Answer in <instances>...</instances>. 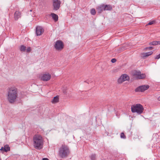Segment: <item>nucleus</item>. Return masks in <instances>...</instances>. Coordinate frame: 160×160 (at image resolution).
Here are the masks:
<instances>
[{
    "instance_id": "nucleus-21",
    "label": "nucleus",
    "mask_w": 160,
    "mask_h": 160,
    "mask_svg": "<svg viewBox=\"0 0 160 160\" xmlns=\"http://www.w3.org/2000/svg\"><path fill=\"white\" fill-rule=\"evenodd\" d=\"M26 50V47L24 45H22L20 47V50L22 52H24Z\"/></svg>"
},
{
    "instance_id": "nucleus-12",
    "label": "nucleus",
    "mask_w": 160,
    "mask_h": 160,
    "mask_svg": "<svg viewBox=\"0 0 160 160\" xmlns=\"http://www.w3.org/2000/svg\"><path fill=\"white\" fill-rule=\"evenodd\" d=\"M96 9L98 13L99 14L101 13L103 11H104V4L98 6Z\"/></svg>"
},
{
    "instance_id": "nucleus-1",
    "label": "nucleus",
    "mask_w": 160,
    "mask_h": 160,
    "mask_svg": "<svg viewBox=\"0 0 160 160\" xmlns=\"http://www.w3.org/2000/svg\"><path fill=\"white\" fill-rule=\"evenodd\" d=\"M18 90L17 88L12 87L8 88L7 99L9 102L12 103L15 102L18 98Z\"/></svg>"
},
{
    "instance_id": "nucleus-18",
    "label": "nucleus",
    "mask_w": 160,
    "mask_h": 160,
    "mask_svg": "<svg viewBox=\"0 0 160 160\" xmlns=\"http://www.w3.org/2000/svg\"><path fill=\"white\" fill-rule=\"evenodd\" d=\"M59 101L58 97L56 96L54 97L52 101V102L53 103H55Z\"/></svg>"
},
{
    "instance_id": "nucleus-25",
    "label": "nucleus",
    "mask_w": 160,
    "mask_h": 160,
    "mask_svg": "<svg viewBox=\"0 0 160 160\" xmlns=\"http://www.w3.org/2000/svg\"><path fill=\"white\" fill-rule=\"evenodd\" d=\"M31 48L30 47H28L26 50L27 52H29L31 51Z\"/></svg>"
},
{
    "instance_id": "nucleus-19",
    "label": "nucleus",
    "mask_w": 160,
    "mask_h": 160,
    "mask_svg": "<svg viewBox=\"0 0 160 160\" xmlns=\"http://www.w3.org/2000/svg\"><path fill=\"white\" fill-rule=\"evenodd\" d=\"M150 45H160V41H154L151 42L149 43Z\"/></svg>"
},
{
    "instance_id": "nucleus-30",
    "label": "nucleus",
    "mask_w": 160,
    "mask_h": 160,
    "mask_svg": "<svg viewBox=\"0 0 160 160\" xmlns=\"http://www.w3.org/2000/svg\"><path fill=\"white\" fill-rule=\"evenodd\" d=\"M42 160H49L47 158H43Z\"/></svg>"
},
{
    "instance_id": "nucleus-2",
    "label": "nucleus",
    "mask_w": 160,
    "mask_h": 160,
    "mask_svg": "<svg viewBox=\"0 0 160 160\" xmlns=\"http://www.w3.org/2000/svg\"><path fill=\"white\" fill-rule=\"evenodd\" d=\"M34 147L36 149H41L43 147L44 140L42 137L39 134L35 135L33 138Z\"/></svg>"
},
{
    "instance_id": "nucleus-17",
    "label": "nucleus",
    "mask_w": 160,
    "mask_h": 160,
    "mask_svg": "<svg viewBox=\"0 0 160 160\" xmlns=\"http://www.w3.org/2000/svg\"><path fill=\"white\" fill-rule=\"evenodd\" d=\"M51 16H52L53 19L55 22H56L58 20V16L56 14H55L54 13H51Z\"/></svg>"
},
{
    "instance_id": "nucleus-20",
    "label": "nucleus",
    "mask_w": 160,
    "mask_h": 160,
    "mask_svg": "<svg viewBox=\"0 0 160 160\" xmlns=\"http://www.w3.org/2000/svg\"><path fill=\"white\" fill-rule=\"evenodd\" d=\"M90 158L92 160H95L96 158V155L95 154H92L90 156Z\"/></svg>"
},
{
    "instance_id": "nucleus-6",
    "label": "nucleus",
    "mask_w": 160,
    "mask_h": 160,
    "mask_svg": "<svg viewBox=\"0 0 160 160\" xmlns=\"http://www.w3.org/2000/svg\"><path fill=\"white\" fill-rule=\"evenodd\" d=\"M54 46L56 50L61 51L63 48L64 44L61 41L58 40L56 42Z\"/></svg>"
},
{
    "instance_id": "nucleus-28",
    "label": "nucleus",
    "mask_w": 160,
    "mask_h": 160,
    "mask_svg": "<svg viewBox=\"0 0 160 160\" xmlns=\"http://www.w3.org/2000/svg\"><path fill=\"white\" fill-rule=\"evenodd\" d=\"M153 48L152 47H147L146 48V49H149V50H151Z\"/></svg>"
},
{
    "instance_id": "nucleus-5",
    "label": "nucleus",
    "mask_w": 160,
    "mask_h": 160,
    "mask_svg": "<svg viewBox=\"0 0 160 160\" xmlns=\"http://www.w3.org/2000/svg\"><path fill=\"white\" fill-rule=\"evenodd\" d=\"M39 78L41 80L43 81H47L49 80L51 78V75L48 73H45L41 74Z\"/></svg>"
},
{
    "instance_id": "nucleus-10",
    "label": "nucleus",
    "mask_w": 160,
    "mask_h": 160,
    "mask_svg": "<svg viewBox=\"0 0 160 160\" xmlns=\"http://www.w3.org/2000/svg\"><path fill=\"white\" fill-rule=\"evenodd\" d=\"M135 77L138 79H142L144 78L146 75L144 74H141L140 72H136L134 74Z\"/></svg>"
},
{
    "instance_id": "nucleus-13",
    "label": "nucleus",
    "mask_w": 160,
    "mask_h": 160,
    "mask_svg": "<svg viewBox=\"0 0 160 160\" xmlns=\"http://www.w3.org/2000/svg\"><path fill=\"white\" fill-rule=\"evenodd\" d=\"M10 148L9 146V145L7 144H6L4 146V147H2L0 150L3 152H7L10 151Z\"/></svg>"
},
{
    "instance_id": "nucleus-26",
    "label": "nucleus",
    "mask_w": 160,
    "mask_h": 160,
    "mask_svg": "<svg viewBox=\"0 0 160 160\" xmlns=\"http://www.w3.org/2000/svg\"><path fill=\"white\" fill-rule=\"evenodd\" d=\"M111 61L112 63H114L116 61V60L115 58H113L111 60Z\"/></svg>"
},
{
    "instance_id": "nucleus-32",
    "label": "nucleus",
    "mask_w": 160,
    "mask_h": 160,
    "mask_svg": "<svg viewBox=\"0 0 160 160\" xmlns=\"http://www.w3.org/2000/svg\"><path fill=\"white\" fill-rule=\"evenodd\" d=\"M122 51V50H120V52H121V51Z\"/></svg>"
},
{
    "instance_id": "nucleus-8",
    "label": "nucleus",
    "mask_w": 160,
    "mask_h": 160,
    "mask_svg": "<svg viewBox=\"0 0 160 160\" xmlns=\"http://www.w3.org/2000/svg\"><path fill=\"white\" fill-rule=\"evenodd\" d=\"M149 88L148 85L140 86L137 88L135 91L136 92H143L147 90Z\"/></svg>"
},
{
    "instance_id": "nucleus-29",
    "label": "nucleus",
    "mask_w": 160,
    "mask_h": 160,
    "mask_svg": "<svg viewBox=\"0 0 160 160\" xmlns=\"http://www.w3.org/2000/svg\"><path fill=\"white\" fill-rule=\"evenodd\" d=\"M85 82H86L88 83H90V82H91V81L90 82L89 80H86V81H85Z\"/></svg>"
},
{
    "instance_id": "nucleus-3",
    "label": "nucleus",
    "mask_w": 160,
    "mask_h": 160,
    "mask_svg": "<svg viewBox=\"0 0 160 160\" xmlns=\"http://www.w3.org/2000/svg\"><path fill=\"white\" fill-rule=\"evenodd\" d=\"M70 153L69 147L65 144H62L60 148L58 151V155L62 158L67 157Z\"/></svg>"
},
{
    "instance_id": "nucleus-22",
    "label": "nucleus",
    "mask_w": 160,
    "mask_h": 160,
    "mask_svg": "<svg viewBox=\"0 0 160 160\" xmlns=\"http://www.w3.org/2000/svg\"><path fill=\"white\" fill-rule=\"evenodd\" d=\"M91 13L92 15H95L96 13V10L94 8H92L91 10Z\"/></svg>"
},
{
    "instance_id": "nucleus-16",
    "label": "nucleus",
    "mask_w": 160,
    "mask_h": 160,
    "mask_svg": "<svg viewBox=\"0 0 160 160\" xmlns=\"http://www.w3.org/2000/svg\"><path fill=\"white\" fill-rule=\"evenodd\" d=\"M104 11H111L112 9V6L109 4L104 5Z\"/></svg>"
},
{
    "instance_id": "nucleus-27",
    "label": "nucleus",
    "mask_w": 160,
    "mask_h": 160,
    "mask_svg": "<svg viewBox=\"0 0 160 160\" xmlns=\"http://www.w3.org/2000/svg\"><path fill=\"white\" fill-rule=\"evenodd\" d=\"M159 58H160V54L156 56L155 58V59H159Z\"/></svg>"
},
{
    "instance_id": "nucleus-4",
    "label": "nucleus",
    "mask_w": 160,
    "mask_h": 160,
    "mask_svg": "<svg viewBox=\"0 0 160 160\" xmlns=\"http://www.w3.org/2000/svg\"><path fill=\"white\" fill-rule=\"evenodd\" d=\"M131 110L132 112H137L138 114H140L143 112L144 108L141 104H137L131 106Z\"/></svg>"
},
{
    "instance_id": "nucleus-24",
    "label": "nucleus",
    "mask_w": 160,
    "mask_h": 160,
    "mask_svg": "<svg viewBox=\"0 0 160 160\" xmlns=\"http://www.w3.org/2000/svg\"><path fill=\"white\" fill-rule=\"evenodd\" d=\"M155 21L153 20V21H151L150 22L148 23V25H151L153 24L154 23H155Z\"/></svg>"
},
{
    "instance_id": "nucleus-11",
    "label": "nucleus",
    "mask_w": 160,
    "mask_h": 160,
    "mask_svg": "<svg viewBox=\"0 0 160 160\" xmlns=\"http://www.w3.org/2000/svg\"><path fill=\"white\" fill-rule=\"evenodd\" d=\"M44 31V29L41 27L37 26L36 28V32L37 36L41 35L43 33Z\"/></svg>"
},
{
    "instance_id": "nucleus-33",
    "label": "nucleus",
    "mask_w": 160,
    "mask_h": 160,
    "mask_svg": "<svg viewBox=\"0 0 160 160\" xmlns=\"http://www.w3.org/2000/svg\"><path fill=\"white\" fill-rule=\"evenodd\" d=\"M0 160H2L1 158H0Z\"/></svg>"
},
{
    "instance_id": "nucleus-15",
    "label": "nucleus",
    "mask_w": 160,
    "mask_h": 160,
    "mask_svg": "<svg viewBox=\"0 0 160 160\" xmlns=\"http://www.w3.org/2000/svg\"><path fill=\"white\" fill-rule=\"evenodd\" d=\"M153 53V52L150 51L146 53H141V57L142 58H145L151 55Z\"/></svg>"
},
{
    "instance_id": "nucleus-14",
    "label": "nucleus",
    "mask_w": 160,
    "mask_h": 160,
    "mask_svg": "<svg viewBox=\"0 0 160 160\" xmlns=\"http://www.w3.org/2000/svg\"><path fill=\"white\" fill-rule=\"evenodd\" d=\"M21 12L19 11H16L14 14V18L15 20H17L21 17Z\"/></svg>"
},
{
    "instance_id": "nucleus-31",
    "label": "nucleus",
    "mask_w": 160,
    "mask_h": 160,
    "mask_svg": "<svg viewBox=\"0 0 160 160\" xmlns=\"http://www.w3.org/2000/svg\"><path fill=\"white\" fill-rule=\"evenodd\" d=\"M158 99L159 100H160V97H159L158 98Z\"/></svg>"
},
{
    "instance_id": "nucleus-7",
    "label": "nucleus",
    "mask_w": 160,
    "mask_h": 160,
    "mask_svg": "<svg viewBox=\"0 0 160 160\" xmlns=\"http://www.w3.org/2000/svg\"><path fill=\"white\" fill-rule=\"evenodd\" d=\"M129 79V76L126 74H122L118 79V82L119 83H121L123 82L128 80Z\"/></svg>"
},
{
    "instance_id": "nucleus-9",
    "label": "nucleus",
    "mask_w": 160,
    "mask_h": 160,
    "mask_svg": "<svg viewBox=\"0 0 160 160\" xmlns=\"http://www.w3.org/2000/svg\"><path fill=\"white\" fill-rule=\"evenodd\" d=\"M52 1L53 9L57 10L60 7L61 3V2L59 0H52Z\"/></svg>"
},
{
    "instance_id": "nucleus-23",
    "label": "nucleus",
    "mask_w": 160,
    "mask_h": 160,
    "mask_svg": "<svg viewBox=\"0 0 160 160\" xmlns=\"http://www.w3.org/2000/svg\"><path fill=\"white\" fill-rule=\"evenodd\" d=\"M120 137L121 138L124 139H125L126 138V136L123 132H122L121 133Z\"/></svg>"
}]
</instances>
